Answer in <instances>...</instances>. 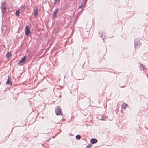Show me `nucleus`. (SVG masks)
<instances>
[{"mask_svg":"<svg viewBox=\"0 0 148 148\" xmlns=\"http://www.w3.org/2000/svg\"><path fill=\"white\" fill-rule=\"evenodd\" d=\"M56 114L57 115H62V112L59 106H57L55 110Z\"/></svg>","mask_w":148,"mask_h":148,"instance_id":"nucleus-1","label":"nucleus"},{"mask_svg":"<svg viewBox=\"0 0 148 148\" xmlns=\"http://www.w3.org/2000/svg\"><path fill=\"white\" fill-rule=\"evenodd\" d=\"M141 43L140 42V40L138 39H136L134 40V45L135 48L137 46H139L141 45Z\"/></svg>","mask_w":148,"mask_h":148,"instance_id":"nucleus-2","label":"nucleus"},{"mask_svg":"<svg viewBox=\"0 0 148 148\" xmlns=\"http://www.w3.org/2000/svg\"><path fill=\"white\" fill-rule=\"evenodd\" d=\"M25 30V34L27 36H28L30 33V29L28 25L26 26Z\"/></svg>","mask_w":148,"mask_h":148,"instance_id":"nucleus-3","label":"nucleus"},{"mask_svg":"<svg viewBox=\"0 0 148 148\" xmlns=\"http://www.w3.org/2000/svg\"><path fill=\"white\" fill-rule=\"evenodd\" d=\"M26 58V56H24L22 59L20 60L19 61V62L18 63L21 65H22L23 64V62L25 60Z\"/></svg>","mask_w":148,"mask_h":148,"instance_id":"nucleus-4","label":"nucleus"},{"mask_svg":"<svg viewBox=\"0 0 148 148\" xmlns=\"http://www.w3.org/2000/svg\"><path fill=\"white\" fill-rule=\"evenodd\" d=\"M84 6V5L83 4V3L81 2L79 3V7L78 9V12H81L82 11V9H81L82 7L83 6Z\"/></svg>","mask_w":148,"mask_h":148,"instance_id":"nucleus-5","label":"nucleus"},{"mask_svg":"<svg viewBox=\"0 0 148 148\" xmlns=\"http://www.w3.org/2000/svg\"><path fill=\"white\" fill-rule=\"evenodd\" d=\"M38 9L37 7L35 6L34 10V15L35 16H36L38 15Z\"/></svg>","mask_w":148,"mask_h":148,"instance_id":"nucleus-6","label":"nucleus"},{"mask_svg":"<svg viewBox=\"0 0 148 148\" xmlns=\"http://www.w3.org/2000/svg\"><path fill=\"white\" fill-rule=\"evenodd\" d=\"M12 84L11 78L9 76L6 84Z\"/></svg>","mask_w":148,"mask_h":148,"instance_id":"nucleus-7","label":"nucleus"},{"mask_svg":"<svg viewBox=\"0 0 148 148\" xmlns=\"http://www.w3.org/2000/svg\"><path fill=\"white\" fill-rule=\"evenodd\" d=\"M99 34L101 38L105 36V33L103 31H100L99 33Z\"/></svg>","mask_w":148,"mask_h":148,"instance_id":"nucleus-8","label":"nucleus"},{"mask_svg":"<svg viewBox=\"0 0 148 148\" xmlns=\"http://www.w3.org/2000/svg\"><path fill=\"white\" fill-rule=\"evenodd\" d=\"M1 9H6V5L5 2L2 3V6L1 7Z\"/></svg>","mask_w":148,"mask_h":148,"instance_id":"nucleus-9","label":"nucleus"},{"mask_svg":"<svg viewBox=\"0 0 148 148\" xmlns=\"http://www.w3.org/2000/svg\"><path fill=\"white\" fill-rule=\"evenodd\" d=\"M90 141L91 143L94 144L96 143L97 142V140L96 139L92 138L90 139Z\"/></svg>","mask_w":148,"mask_h":148,"instance_id":"nucleus-10","label":"nucleus"},{"mask_svg":"<svg viewBox=\"0 0 148 148\" xmlns=\"http://www.w3.org/2000/svg\"><path fill=\"white\" fill-rule=\"evenodd\" d=\"M128 106L127 104L123 103L121 105V107L122 108L125 109V107Z\"/></svg>","mask_w":148,"mask_h":148,"instance_id":"nucleus-11","label":"nucleus"},{"mask_svg":"<svg viewBox=\"0 0 148 148\" xmlns=\"http://www.w3.org/2000/svg\"><path fill=\"white\" fill-rule=\"evenodd\" d=\"M12 56V54L10 52H8L6 54V56L7 59L10 58Z\"/></svg>","mask_w":148,"mask_h":148,"instance_id":"nucleus-12","label":"nucleus"},{"mask_svg":"<svg viewBox=\"0 0 148 148\" xmlns=\"http://www.w3.org/2000/svg\"><path fill=\"white\" fill-rule=\"evenodd\" d=\"M58 11V10L57 8L56 9V10L53 12V17H56V14Z\"/></svg>","mask_w":148,"mask_h":148,"instance_id":"nucleus-13","label":"nucleus"},{"mask_svg":"<svg viewBox=\"0 0 148 148\" xmlns=\"http://www.w3.org/2000/svg\"><path fill=\"white\" fill-rule=\"evenodd\" d=\"M2 10V12L3 14V15L4 14H5L6 13V9H1Z\"/></svg>","mask_w":148,"mask_h":148,"instance_id":"nucleus-14","label":"nucleus"},{"mask_svg":"<svg viewBox=\"0 0 148 148\" xmlns=\"http://www.w3.org/2000/svg\"><path fill=\"white\" fill-rule=\"evenodd\" d=\"M76 139L77 140H79L81 138V136L79 135H77L76 136Z\"/></svg>","mask_w":148,"mask_h":148,"instance_id":"nucleus-15","label":"nucleus"},{"mask_svg":"<svg viewBox=\"0 0 148 148\" xmlns=\"http://www.w3.org/2000/svg\"><path fill=\"white\" fill-rule=\"evenodd\" d=\"M92 146V145L91 144H88L86 147V148H91Z\"/></svg>","mask_w":148,"mask_h":148,"instance_id":"nucleus-16","label":"nucleus"},{"mask_svg":"<svg viewBox=\"0 0 148 148\" xmlns=\"http://www.w3.org/2000/svg\"><path fill=\"white\" fill-rule=\"evenodd\" d=\"M19 11L17 10L15 13L16 15L17 16H18L19 15Z\"/></svg>","mask_w":148,"mask_h":148,"instance_id":"nucleus-17","label":"nucleus"},{"mask_svg":"<svg viewBox=\"0 0 148 148\" xmlns=\"http://www.w3.org/2000/svg\"><path fill=\"white\" fill-rule=\"evenodd\" d=\"M82 2L83 3V4L85 6V4L86 3V0H83V1Z\"/></svg>","mask_w":148,"mask_h":148,"instance_id":"nucleus-18","label":"nucleus"},{"mask_svg":"<svg viewBox=\"0 0 148 148\" xmlns=\"http://www.w3.org/2000/svg\"><path fill=\"white\" fill-rule=\"evenodd\" d=\"M59 1H60V0H55V2H54V3L55 4H56V3H59Z\"/></svg>","mask_w":148,"mask_h":148,"instance_id":"nucleus-19","label":"nucleus"},{"mask_svg":"<svg viewBox=\"0 0 148 148\" xmlns=\"http://www.w3.org/2000/svg\"><path fill=\"white\" fill-rule=\"evenodd\" d=\"M100 120H104V119L103 117L102 118H101L100 119Z\"/></svg>","mask_w":148,"mask_h":148,"instance_id":"nucleus-20","label":"nucleus"}]
</instances>
